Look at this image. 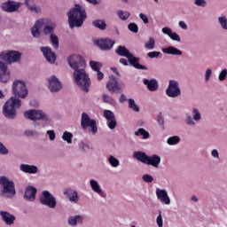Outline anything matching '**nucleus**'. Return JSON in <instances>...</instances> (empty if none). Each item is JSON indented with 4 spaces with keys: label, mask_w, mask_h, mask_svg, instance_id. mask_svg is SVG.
<instances>
[{
    "label": "nucleus",
    "mask_w": 227,
    "mask_h": 227,
    "mask_svg": "<svg viewBox=\"0 0 227 227\" xmlns=\"http://www.w3.org/2000/svg\"><path fill=\"white\" fill-rule=\"evenodd\" d=\"M67 63L73 70L74 82L82 91L90 92L91 79L86 72V61L81 55H72L67 59Z\"/></svg>",
    "instance_id": "f257e3e1"
},
{
    "label": "nucleus",
    "mask_w": 227,
    "mask_h": 227,
    "mask_svg": "<svg viewBox=\"0 0 227 227\" xmlns=\"http://www.w3.org/2000/svg\"><path fill=\"white\" fill-rule=\"evenodd\" d=\"M67 16L68 18L67 22L70 29H74V27H82L84 20L88 19L86 9L80 4H75L73 8H71L67 13Z\"/></svg>",
    "instance_id": "f03ea898"
},
{
    "label": "nucleus",
    "mask_w": 227,
    "mask_h": 227,
    "mask_svg": "<svg viewBox=\"0 0 227 227\" xmlns=\"http://www.w3.org/2000/svg\"><path fill=\"white\" fill-rule=\"evenodd\" d=\"M46 19H40L35 21L33 27L31 28V35L33 38H40L42 36V29L44 36H51L54 35L56 29V23L47 24Z\"/></svg>",
    "instance_id": "7ed1b4c3"
},
{
    "label": "nucleus",
    "mask_w": 227,
    "mask_h": 227,
    "mask_svg": "<svg viewBox=\"0 0 227 227\" xmlns=\"http://www.w3.org/2000/svg\"><path fill=\"white\" fill-rule=\"evenodd\" d=\"M17 191L15 190V183L6 176H0V196L6 200L15 198Z\"/></svg>",
    "instance_id": "20e7f679"
},
{
    "label": "nucleus",
    "mask_w": 227,
    "mask_h": 227,
    "mask_svg": "<svg viewBox=\"0 0 227 227\" xmlns=\"http://www.w3.org/2000/svg\"><path fill=\"white\" fill-rule=\"evenodd\" d=\"M22 101L17 97H12L3 106V114L9 120H13L17 116L15 109H20Z\"/></svg>",
    "instance_id": "39448f33"
},
{
    "label": "nucleus",
    "mask_w": 227,
    "mask_h": 227,
    "mask_svg": "<svg viewBox=\"0 0 227 227\" xmlns=\"http://www.w3.org/2000/svg\"><path fill=\"white\" fill-rule=\"evenodd\" d=\"M26 120L30 121H44V123H51V120L47 113L42 109H30L24 112Z\"/></svg>",
    "instance_id": "423d86ee"
},
{
    "label": "nucleus",
    "mask_w": 227,
    "mask_h": 227,
    "mask_svg": "<svg viewBox=\"0 0 227 227\" xmlns=\"http://www.w3.org/2000/svg\"><path fill=\"white\" fill-rule=\"evenodd\" d=\"M0 59L5 61L7 65L20 64L22 61V52L20 51H5L0 53Z\"/></svg>",
    "instance_id": "0eeeda50"
},
{
    "label": "nucleus",
    "mask_w": 227,
    "mask_h": 227,
    "mask_svg": "<svg viewBox=\"0 0 227 227\" xmlns=\"http://www.w3.org/2000/svg\"><path fill=\"white\" fill-rule=\"evenodd\" d=\"M81 126L83 130H87V129H89V132H90L92 136H97V134H98L97 121L90 118V115L86 113L82 114Z\"/></svg>",
    "instance_id": "6e6552de"
},
{
    "label": "nucleus",
    "mask_w": 227,
    "mask_h": 227,
    "mask_svg": "<svg viewBox=\"0 0 227 227\" xmlns=\"http://www.w3.org/2000/svg\"><path fill=\"white\" fill-rule=\"evenodd\" d=\"M12 90L13 95L20 98H26L27 95H29L27 86H26V82H24V80H14L12 85Z\"/></svg>",
    "instance_id": "1a4fd4ad"
},
{
    "label": "nucleus",
    "mask_w": 227,
    "mask_h": 227,
    "mask_svg": "<svg viewBox=\"0 0 227 227\" xmlns=\"http://www.w3.org/2000/svg\"><path fill=\"white\" fill-rule=\"evenodd\" d=\"M39 201L41 205L44 207H48V208L54 209L58 205V201L56 200V197L51 193L49 191H43L41 196L39 198Z\"/></svg>",
    "instance_id": "9d476101"
},
{
    "label": "nucleus",
    "mask_w": 227,
    "mask_h": 227,
    "mask_svg": "<svg viewBox=\"0 0 227 227\" xmlns=\"http://www.w3.org/2000/svg\"><path fill=\"white\" fill-rule=\"evenodd\" d=\"M46 86L51 93H58L63 90V83L55 74L46 78Z\"/></svg>",
    "instance_id": "9b49d317"
},
{
    "label": "nucleus",
    "mask_w": 227,
    "mask_h": 227,
    "mask_svg": "<svg viewBox=\"0 0 227 227\" xmlns=\"http://www.w3.org/2000/svg\"><path fill=\"white\" fill-rule=\"evenodd\" d=\"M166 95L169 98H177L182 95V89H180V82L176 80H169L168 88L166 89Z\"/></svg>",
    "instance_id": "f8f14e48"
},
{
    "label": "nucleus",
    "mask_w": 227,
    "mask_h": 227,
    "mask_svg": "<svg viewBox=\"0 0 227 227\" xmlns=\"http://www.w3.org/2000/svg\"><path fill=\"white\" fill-rule=\"evenodd\" d=\"M20 6H22V3L9 0L2 3L0 8L2 12H5L6 13H14V12H19Z\"/></svg>",
    "instance_id": "ddd939ff"
},
{
    "label": "nucleus",
    "mask_w": 227,
    "mask_h": 227,
    "mask_svg": "<svg viewBox=\"0 0 227 227\" xmlns=\"http://www.w3.org/2000/svg\"><path fill=\"white\" fill-rule=\"evenodd\" d=\"M114 43H116V42L109 38L94 40V44L99 47L101 51H111L112 47L114 46Z\"/></svg>",
    "instance_id": "4468645a"
},
{
    "label": "nucleus",
    "mask_w": 227,
    "mask_h": 227,
    "mask_svg": "<svg viewBox=\"0 0 227 227\" xmlns=\"http://www.w3.org/2000/svg\"><path fill=\"white\" fill-rule=\"evenodd\" d=\"M12 77V72L8 68V64L0 60V81L1 82H8Z\"/></svg>",
    "instance_id": "2eb2a0df"
},
{
    "label": "nucleus",
    "mask_w": 227,
    "mask_h": 227,
    "mask_svg": "<svg viewBox=\"0 0 227 227\" xmlns=\"http://www.w3.org/2000/svg\"><path fill=\"white\" fill-rule=\"evenodd\" d=\"M104 118L106 119L107 121V127L110 129V130H114L116 129V126L118 123L116 122V117L114 116V113L111 110H105L103 113Z\"/></svg>",
    "instance_id": "dca6fc26"
},
{
    "label": "nucleus",
    "mask_w": 227,
    "mask_h": 227,
    "mask_svg": "<svg viewBox=\"0 0 227 227\" xmlns=\"http://www.w3.org/2000/svg\"><path fill=\"white\" fill-rule=\"evenodd\" d=\"M0 217L6 226H13L15 221H17V216H15V215L4 210L0 211Z\"/></svg>",
    "instance_id": "f3484780"
},
{
    "label": "nucleus",
    "mask_w": 227,
    "mask_h": 227,
    "mask_svg": "<svg viewBox=\"0 0 227 227\" xmlns=\"http://www.w3.org/2000/svg\"><path fill=\"white\" fill-rule=\"evenodd\" d=\"M41 52H43L48 63H51V65H54V63H56V53L52 51V48L49 46H43L41 47Z\"/></svg>",
    "instance_id": "a211bd4d"
},
{
    "label": "nucleus",
    "mask_w": 227,
    "mask_h": 227,
    "mask_svg": "<svg viewBox=\"0 0 227 227\" xmlns=\"http://www.w3.org/2000/svg\"><path fill=\"white\" fill-rule=\"evenodd\" d=\"M63 194L64 196L67 197V200L70 203H74V204L79 203L80 198L77 191L73 190L72 188H66L63 191Z\"/></svg>",
    "instance_id": "6ab92c4d"
},
{
    "label": "nucleus",
    "mask_w": 227,
    "mask_h": 227,
    "mask_svg": "<svg viewBox=\"0 0 227 227\" xmlns=\"http://www.w3.org/2000/svg\"><path fill=\"white\" fill-rule=\"evenodd\" d=\"M156 196L162 205H171V198H169L166 189H157Z\"/></svg>",
    "instance_id": "aec40b11"
},
{
    "label": "nucleus",
    "mask_w": 227,
    "mask_h": 227,
    "mask_svg": "<svg viewBox=\"0 0 227 227\" xmlns=\"http://www.w3.org/2000/svg\"><path fill=\"white\" fill-rule=\"evenodd\" d=\"M36 192L37 190L35 187L27 186L25 189L24 200L31 202L35 201V200H36Z\"/></svg>",
    "instance_id": "412c9836"
},
{
    "label": "nucleus",
    "mask_w": 227,
    "mask_h": 227,
    "mask_svg": "<svg viewBox=\"0 0 227 227\" xmlns=\"http://www.w3.org/2000/svg\"><path fill=\"white\" fill-rule=\"evenodd\" d=\"M90 67L91 70H93L94 72H97L98 81H102L104 79V73L100 71V68H102V63L95 60H90Z\"/></svg>",
    "instance_id": "4be33fe9"
},
{
    "label": "nucleus",
    "mask_w": 227,
    "mask_h": 227,
    "mask_svg": "<svg viewBox=\"0 0 227 227\" xmlns=\"http://www.w3.org/2000/svg\"><path fill=\"white\" fill-rule=\"evenodd\" d=\"M161 32L163 35H167L170 40H173V42H182V37H180V35H178L176 32H173V30L168 27H164L161 29Z\"/></svg>",
    "instance_id": "5701e85b"
},
{
    "label": "nucleus",
    "mask_w": 227,
    "mask_h": 227,
    "mask_svg": "<svg viewBox=\"0 0 227 227\" xmlns=\"http://www.w3.org/2000/svg\"><path fill=\"white\" fill-rule=\"evenodd\" d=\"M84 216L81 215H71L67 218V224L71 227H77V224H82Z\"/></svg>",
    "instance_id": "b1692460"
},
{
    "label": "nucleus",
    "mask_w": 227,
    "mask_h": 227,
    "mask_svg": "<svg viewBox=\"0 0 227 227\" xmlns=\"http://www.w3.org/2000/svg\"><path fill=\"white\" fill-rule=\"evenodd\" d=\"M20 169L22 173H27L28 175H36L38 173V167L36 165L23 163L20 166Z\"/></svg>",
    "instance_id": "393cba45"
},
{
    "label": "nucleus",
    "mask_w": 227,
    "mask_h": 227,
    "mask_svg": "<svg viewBox=\"0 0 227 227\" xmlns=\"http://www.w3.org/2000/svg\"><path fill=\"white\" fill-rule=\"evenodd\" d=\"M90 185L93 192H96V194H98V196H101L102 198L106 196L104 194V191L102 190V187H100V184H98V181L95 179H90Z\"/></svg>",
    "instance_id": "a878e982"
},
{
    "label": "nucleus",
    "mask_w": 227,
    "mask_h": 227,
    "mask_svg": "<svg viewBox=\"0 0 227 227\" xmlns=\"http://www.w3.org/2000/svg\"><path fill=\"white\" fill-rule=\"evenodd\" d=\"M127 59L129 63L131 65V67H134V68H137V70H148V67L139 64V59L137 57H134L132 53L131 56L128 57Z\"/></svg>",
    "instance_id": "bb28decb"
},
{
    "label": "nucleus",
    "mask_w": 227,
    "mask_h": 227,
    "mask_svg": "<svg viewBox=\"0 0 227 227\" xmlns=\"http://www.w3.org/2000/svg\"><path fill=\"white\" fill-rule=\"evenodd\" d=\"M160 156L158 154H153L151 156H147V161L146 165L147 166H153V168H159V165L160 164Z\"/></svg>",
    "instance_id": "cd10ccee"
},
{
    "label": "nucleus",
    "mask_w": 227,
    "mask_h": 227,
    "mask_svg": "<svg viewBox=\"0 0 227 227\" xmlns=\"http://www.w3.org/2000/svg\"><path fill=\"white\" fill-rule=\"evenodd\" d=\"M162 53L168 54L170 56H182V54H184L182 50H180L175 46H168L167 48H163Z\"/></svg>",
    "instance_id": "c85d7f7f"
},
{
    "label": "nucleus",
    "mask_w": 227,
    "mask_h": 227,
    "mask_svg": "<svg viewBox=\"0 0 227 227\" xmlns=\"http://www.w3.org/2000/svg\"><path fill=\"white\" fill-rule=\"evenodd\" d=\"M106 88L110 93H116V91H120L121 88L118 84V80L116 78H112L107 83Z\"/></svg>",
    "instance_id": "c756f323"
},
{
    "label": "nucleus",
    "mask_w": 227,
    "mask_h": 227,
    "mask_svg": "<svg viewBox=\"0 0 227 227\" xmlns=\"http://www.w3.org/2000/svg\"><path fill=\"white\" fill-rule=\"evenodd\" d=\"M144 84L149 91H157L159 90V82L156 79H144Z\"/></svg>",
    "instance_id": "7c9ffc66"
},
{
    "label": "nucleus",
    "mask_w": 227,
    "mask_h": 227,
    "mask_svg": "<svg viewBox=\"0 0 227 227\" xmlns=\"http://www.w3.org/2000/svg\"><path fill=\"white\" fill-rule=\"evenodd\" d=\"M133 159H137V160H139V162H142L143 164H146L148 160V155L141 151H137L133 153Z\"/></svg>",
    "instance_id": "2f4dec72"
},
{
    "label": "nucleus",
    "mask_w": 227,
    "mask_h": 227,
    "mask_svg": "<svg viewBox=\"0 0 227 227\" xmlns=\"http://www.w3.org/2000/svg\"><path fill=\"white\" fill-rule=\"evenodd\" d=\"M115 53L118 54V56H122L123 58H128L129 56H132V53L127 49L125 46H118V48L115 50Z\"/></svg>",
    "instance_id": "473e14b6"
},
{
    "label": "nucleus",
    "mask_w": 227,
    "mask_h": 227,
    "mask_svg": "<svg viewBox=\"0 0 227 227\" xmlns=\"http://www.w3.org/2000/svg\"><path fill=\"white\" fill-rule=\"evenodd\" d=\"M134 135L137 137L142 136L143 139H150V132H148L144 128H139L137 131L134 132Z\"/></svg>",
    "instance_id": "72a5a7b5"
},
{
    "label": "nucleus",
    "mask_w": 227,
    "mask_h": 227,
    "mask_svg": "<svg viewBox=\"0 0 227 227\" xmlns=\"http://www.w3.org/2000/svg\"><path fill=\"white\" fill-rule=\"evenodd\" d=\"M196 121L193 119L192 115L190 114H186L185 119H184V124L187 127H196Z\"/></svg>",
    "instance_id": "f704fd0d"
},
{
    "label": "nucleus",
    "mask_w": 227,
    "mask_h": 227,
    "mask_svg": "<svg viewBox=\"0 0 227 227\" xmlns=\"http://www.w3.org/2000/svg\"><path fill=\"white\" fill-rule=\"evenodd\" d=\"M92 25L94 27H98V29H101V31H104L106 27H107V24H106V21L102 20H95L92 21Z\"/></svg>",
    "instance_id": "c9c22d12"
},
{
    "label": "nucleus",
    "mask_w": 227,
    "mask_h": 227,
    "mask_svg": "<svg viewBox=\"0 0 227 227\" xmlns=\"http://www.w3.org/2000/svg\"><path fill=\"white\" fill-rule=\"evenodd\" d=\"M107 160L112 168L120 167V160H118V158L114 157V155H109Z\"/></svg>",
    "instance_id": "e433bc0d"
},
{
    "label": "nucleus",
    "mask_w": 227,
    "mask_h": 227,
    "mask_svg": "<svg viewBox=\"0 0 227 227\" xmlns=\"http://www.w3.org/2000/svg\"><path fill=\"white\" fill-rule=\"evenodd\" d=\"M50 42L53 49H59V39L58 38V35H56V34H51V35L50 36Z\"/></svg>",
    "instance_id": "4c0bfd02"
},
{
    "label": "nucleus",
    "mask_w": 227,
    "mask_h": 227,
    "mask_svg": "<svg viewBox=\"0 0 227 227\" xmlns=\"http://www.w3.org/2000/svg\"><path fill=\"white\" fill-rule=\"evenodd\" d=\"M128 104H129L128 106L129 109H131V111H134L135 113H139V106H137L134 98H129Z\"/></svg>",
    "instance_id": "58836bf2"
},
{
    "label": "nucleus",
    "mask_w": 227,
    "mask_h": 227,
    "mask_svg": "<svg viewBox=\"0 0 227 227\" xmlns=\"http://www.w3.org/2000/svg\"><path fill=\"white\" fill-rule=\"evenodd\" d=\"M218 23L223 31H227V17H226V15H221L220 17H218Z\"/></svg>",
    "instance_id": "ea45409f"
},
{
    "label": "nucleus",
    "mask_w": 227,
    "mask_h": 227,
    "mask_svg": "<svg viewBox=\"0 0 227 227\" xmlns=\"http://www.w3.org/2000/svg\"><path fill=\"white\" fill-rule=\"evenodd\" d=\"M74 137V134H72L69 131H64L62 134V139L63 141H66L67 145H72V139Z\"/></svg>",
    "instance_id": "a19ab883"
},
{
    "label": "nucleus",
    "mask_w": 227,
    "mask_h": 227,
    "mask_svg": "<svg viewBox=\"0 0 227 227\" xmlns=\"http://www.w3.org/2000/svg\"><path fill=\"white\" fill-rule=\"evenodd\" d=\"M192 118L194 119V121L199 123V121H201V112L197 107L192 108Z\"/></svg>",
    "instance_id": "79ce46f5"
},
{
    "label": "nucleus",
    "mask_w": 227,
    "mask_h": 227,
    "mask_svg": "<svg viewBox=\"0 0 227 227\" xmlns=\"http://www.w3.org/2000/svg\"><path fill=\"white\" fill-rule=\"evenodd\" d=\"M145 49L148 51H153L155 49V39L153 37H149V40L145 42Z\"/></svg>",
    "instance_id": "37998d69"
},
{
    "label": "nucleus",
    "mask_w": 227,
    "mask_h": 227,
    "mask_svg": "<svg viewBox=\"0 0 227 227\" xmlns=\"http://www.w3.org/2000/svg\"><path fill=\"white\" fill-rule=\"evenodd\" d=\"M117 15L121 20H128L129 17H130V12L120 10L117 12Z\"/></svg>",
    "instance_id": "c03bdc74"
},
{
    "label": "nucleus",
    "mask_w": 227,
    "mask_h": 227,
    "mask_svg": "<svg viewBox=\"0 0 227 227\" xmlns=\"http://www.w3.org/2000/svg\"><path fill=\"white\" fill-rule=\"evenodd\" d=\"M102 100L106 104H110V106H114V104H116V100H114V98H113V97H111L107 94L102 95Z\"/></svg>",
    "instance_id": "a18cd8bd"
},
{
    "label": "nucleus",
    "mask_w": 227,
    "mask_h": 227,
    "mask_svg": "<svg viewBox=\"0 0 227 227\" xmlns=\"http://www.w3.org/2000/svg\"><path fill=\"white\" fill-rule=\"evenodd\" d=\"M167 143L170 145L173 146L175 145H178L180 143V137L178 136H173L170 137L167 139Z\"/></svg>",
    "instance_id": "49530a36"
},
{
    "label": "nucleus",
    "mask_w": 227,
    "mask_h": 227,
    "mask_svg": "<svg viewBox=\"0 0 227 227\" xmlns=\"http://www.w3.org/2000/svg\"><path fill=\"white\" fill-rule=\"evenodd\" d=\"M78 148L79 150H81V152H85V153L90 152V150H91V147L90 146V145L82 141L78 144Z\"/></svg>",
    "instance_id": "de8ad7c7"
},
{
    "label": "nucleus",
    "mask_w": 227,
    "mask_h": 227,
    "mask_svg": "<svg viewBox=\"0 0 227 227\" xmlns=\"http://www.w3.org/2000/svg\"><path fill=\"white\" fill-rule=\"evenodd\" d=\"M212 69L207 68L205 73H204V81L205 82H208L212 77Z\"/></svg>",
    "instance_id": "09e8293b"
},
{
    "label": "nucleus",
    "mask_w": 227,
    "mask_h": 227,
    "mask_svg": "<svg viewBox=\"0 0 227 227\" xmlns=\"http://www.w3.org/2000/svg\"><path fill=\"white\" fill-rule=\"evenodd\" d=\"M28 10H30V12H32V13H42V7H40L35 4L33 5H30L28 7Z\"/></svg>",
    "instance_id": "8fccbe9b"
},
{
    "label": "nucleus",
    "mask_w": 227,
    "mask_h": 227,
    "mask_svg": "<svg viewBox=\"0 0 227 227\" xmlns=\"http://www.w3.org/2000/svg\"><path fill=\"white\" fill-rule=\"evenodd\" d=\"M128 29H129V31H131V33H138L139 27H137V24H136V23H129L128 25Z\"/></svg>",
    "instance_id": "3c124183"
},
{
    "label": "nucleus",
    "mask_w": 227,
    "mask_h": 227,
    "mask_svg": "<svg viewBox=\"0 0 227 227\" xmlns=\"http://www.w3.org/2000/svg\"><path fill=\"white\" fill-rule=\"evenodd\" d=\"M142 180L144 182H145L146 184H152V182H153V176H152L150 174H145L142 176Z\"/></svg>",
    "instance_id": "603ef678"
},
{
    "label": "nucleus",
    "mask_w": 227,
    "mask_h": 227,
    "mask_svg": "<svg viewBox=\"0 0 227 227\" xmlns=\"http://www.w3.org/2000/svg\"><path fill=\"white\" fill-rule=\"evenodd\" d=\"M195 6H199L200 8H207V0H194Z\"/></svg>",
    "instance_id": "864d4df0"
},
{
    "label": "nucleus",
    "mask_w": 227,
    "mask_h": 227,
    "mask_svg": "<svg viewBox=\"0 0 227 227\" xmlns=\"http://www.w3.org/2000/svg\"><path fill=\"white\" fill-rule=\"evenodd\" d=\"M8 153H10L8 148H6L2 142H0V155H8Z\"/></svg>",
    "instance_id": "5fc2aeb1"
},
{
    "label": "nucleus",
    "mask_w": 227,
    "mask_h": 227,
    "mask_svg": "<svg viewBox=\"0 0 227 227\" xmlns=\"http://www.w3.org/2000/svg\"><path fill=\"white\" fill-rule=\"evenodd\" d=\"M156 224L158 227H163L164 226V222L162 220V213L160 211L157 218H156Z\"/></svg>",
    "instance_id": "6e6d98bb"
},
{
    "label": "nucleus",
    "mask_w": 227,
    "mask_h": 227,
    "mask_svg": "<svg viewBox=\"0 0 227 227\" xmlns=\"http://www.w3.org/2000/svg\"><path fill=\"white\" fill-rule=\"evenodd\" d=\"M226 77H227V69H223L218 74V80L221 82L226 81Z\"/></svg>",
    "instance_id": "4d7b16f0"
},
{
    "label": "nucleus",
    "mask_w": 227,
    "mask_h": 227,
    "mask_svg": "<svg viewBox=\"0 0 227 227\" xmlns=\"http://www.w3.org/2000/svg\"><path fill=\"white\" fill-rule=\"evenodd\" d=\"M25 136H27V137H35V136H38V132L33 129H26Z\"/></svg>",
    "instance_id": "13d9d810"
},
{
    "label": "nucleus",
    "mask_w": 227,
    "mask_h": 227,
    "mask_svg": "<svg viewBox=\"0 0 227 227\" xmlns=\"http://www.w3.org/2000/svg\"><path fill=\"white\" fill-rule=\"evenodd\" d=\"M46 134L50 139V141H55L56 140V132L52 129H49L46 131Z\"/></svg>",
    "instance_id": "bf43d9fd"
},
{
    "label": "nucleus",
    "mask_w": 227,
    "mask_h": 227,
    "mask_svg": "<svg viewBox=\"0 0 227 227\" xmlns=\"http://www.w3.org/2000/svg\"><path fill=\"white\" fill-rule=\"evenodd\" d=\"M158 123L161 129H164V117H162V114H158Z\"/></svg>",
    "instance_id": "052dcab7"
},
{
    "label": "nucleus",
    "mask_w": 227,
    "mask_h": 227,
    "mask_svg": "<svg viewBox=\"0 0 227 227\" xmlns=\"http://www.w3.org/2000/svg\"><path fill=\"white\" fill-rule=\"evenodd\" d=\"M160 54V51H150L147 56L148 58L153 59V58H159Z\"/></svg>",
    "instance_id": "680f3d73"
},
{
    "label": "nucleus",
    "mask_w": 227,
    "mask_h": 227,
    "mask_svg": "<svg viewBox=\"0 0 227 227\" xmlns=\"http://www.w3.org/2000/svg\"><path fill=\"white\" fill-rule=\"evenodd\" d=\"M178 26L184 31H187V29H189V27L187 26V23H185V21H179Z\"/></svg>",
    "instance_id": "e2e57ef3"
},
{
    "label": "nucleus",
    "mask_w": 227,
    "mask_h": 227,
    "mask_svg": "<svg viewBox=\"0 0 227 227\" xmlns=\"http://www.w3.org/2000/svg\"><path fill=\"white\" fill-rule=\"evenodd\" d=\"M139 18L141 19V20H143L144 24H148L149 20H148V16H146V14H144L143 12L139 13Z\"/></svg>",
    "instance_id": "0e129e2a"
},
{
    "label": "nucleus",
    "mask_w": 227,
    "mask_h": 227,
    "mask_svg": "<svg viewBox=\"0 0 227 227\" xmlns=\"http://www.w3.org/2000/svg\"><path fill=\"white\" fill-rule=\"evenodd\" d=\"M211 157H213V159H220L219 151L217 149H213L211 151Z\"/></svg>",
    "instance_id": "69168bd1"
},
{
    "label": "nucleus",
    "mask_w": 227,
    "mask_h": 227,
    "mask_svg": "<svg viewBox=\"0 0 227 227\" xmlns=\"http://www.w3.org/2000/svg\"><path fill=\"white\" fill-rule=\"evenodd\" d=\"M119 102L121 104H123V102H127V96H125V94H121V97L119 98Z\"/></svg>",
    "instance_id": "338daca9"
},
{
    "label": "nucleus",
    "mask_w": 227,
    "mask_h": 227,
    "mask_svg": "<svg viewBox=\"0 0 227 227\" xmlns=\"http://www.w3.org/2000/svg\"><path fill=\"white\" fill-rule=\"evenodd\" d=\"M33 3H34V0H25V4L27 6V8L32 6L34 4Z\"/></svg>",
    "instance_id": "774afa93"
}]
</instances>
